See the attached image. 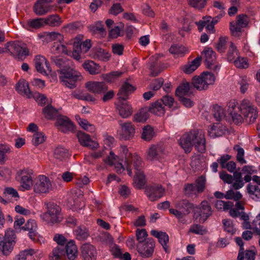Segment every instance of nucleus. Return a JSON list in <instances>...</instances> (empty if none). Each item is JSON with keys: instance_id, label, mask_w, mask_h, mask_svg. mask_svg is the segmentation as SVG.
I'll return each instance as SVG.
<instances>
[{"instance_id": "48", "label": "nucleus", "mask_w": 260, "mask_h": 260, "mask_svg": "<svg viewBox=\"0 0 260 260\" xmlns=\"http://www.w3.org/2000/svg\"><path fill=\"white\" fill-rule=\"evenodd\" d=\"M123 74L122 72L113 71L109 73L103 75L104 79L108 82L111 83L114 82L117 78H119Z\"/></svg>"}, {"instance_id": "18", "label": "nucleus", "mask_w": 260, "mask_h": 260, "mask_svg": "<svg viewBox=\"0 0 260 260\" xmlns=\"http://www.w3.org/2000/svg\"><path fill=\"white\" fill-rule=\"evenodd\" d=\"M81 250L84 260H96L97 252L94 246L86 243L82 245Z\"/></svg>"}, {"instance_id": "4", "label": "nucleus", "mask_w": 260, "mask_h": 260, "mask_svg": "<svg viewBox=\"0 0 260 260\" xmlns=\"http://www.w3.org/2000/svg\"><path fill=\"white\" fill-rule=\"evenodd\" d=\"M5 52H9L11 55L19 59L23 60L29 54V50L26 45L19 42L10 41L5 45Z\"/></svg>"}, {"instance_id": "39", "label": "nucleus", "mask_w": 260, "mask_h": 260, "mask_svg": "<svg viewBox=\"0 0 260 260\" xmlns=\"http://www.w3.org/2000/svg\"><path fill=\"white\" fill-rule=\"evenodd\" d=\"M50 255V260H59L65 256L64 246H57L54 248Z\"/></svg>"}, {"instance_id": "8", "label": "nucleus", "mask_w": 260, "mask_h": 260, "mask_svg": "<svg viewBox=\"0 0 260 260\" xmlns=\"http://www.w3.org/2000/svg\"><path fill=\"white\" fill-rule=\"evenodd\" d=\"M16 235L13 230H7L4 236L0 235V250L4 255H8L15 244Z\"/></svg>"}, {"instance_id": "17", "label": "nucleus", "mask_w": 260, "mask_h": 260, "mask_svg": "<svg viewBox=\"0 0 260 260\" xmlns=\"http://www.w3.org/2000/svg\"><path fill=\"white\" fill-rule=\"evenodd\" d=\"M228 112L232 116L234 123L237 124L242 123L244 118L240 114L238 113V111H240L239 107L236 106V102L235 100L230 101L228 104Z\"/></svg>"}, {"instance_id": "22", "label": "nucleus", "mask_w": 260, "mask_h": 260, "mask_svg": "<svg viewBox=\"0 0 260 260\" xmlns=\"http://www.w3.org/2000/svg\"><path fill=\"white\" fill-rule=\"evenodd\" d=\"M164 150L162 145H152L147 151L148 158L151 160L157 159L164 154Z\"/></svg>"}, {"instance_id": "31", "label": "nucleus", "mask_w": 260, "mask_h": 260, "mask_svg": "<svg viewBox=\"0 0 260 260\" xmlns=\"http://www.w3.org/2000/svg\"><path fill=\"white\" fill-rule=\"evenodd\" d=\"M134 156H138L137 155L134 154H129L127 155H126L125 158V161L124 164L123 165L121 163H119L117 165V166L116 167V168H120L122 169L123 170L125 169V168L127 171V173L129 176H131L133 174L132 172V169H134V161L131 160V159H132V157Z\"/></svg>"}, {"instance_id": "26", "label": "nucleus", "mask_w": 260, "mask_h": 260, "mask_svg": "<svg viewBox=\"0 0 260 260\" xmlns=\"http://www.w3.org/2000/svg\"><path fill=\"white\" fill-rule=\"evenodd\" d=\"M203 54L207 68L212 69L216 61L215 52L211 48H205L202 52Z\"/></svg>"}, {"instance_id": "35", "label": "nucleus", "mask_w": 260, "mask_h": 260, "mask_svg": "<svg viewBox=\"0 0 260 260\" xmlns=\"http://www.w3.org/2000/svg\"><path fill=\"white\" fill-rule=\"evenodd\" d=\"M148 111L158 116L163 115L165 112L164 107L159 100L152 103L148 108Z\"/></svg>"}, {"instance_id": "50", "label": "nucleus", "mask_w": 260, "mask_h": 260, "mask_svg": "<svg viewBox=\"0 0 260 260\" xmlns=\"http://www.w3.org/2000/svg\"><path fill=\"white\" fill-rule=\"evenodd\" d=\"M238 51L237 48L233 43L231 42V45L229 47L227 53V59L229 61H232L238 58Z\"/></svg>"}, {"instance_id": "29", "label": "nucleus", "mask_w": 260, "mask_h": 260, "mask_svg": "<svg viewBox=\"0 0 260 260\" xmlns=\"http://www.w3.org/2000/svg\"><path fill=\"white\" fill-rule=\"evenodd\" d=\"M65 256L70 260H74L78 255V250L74 241H71L64 246Z\"/></svg>"}, {"instance_id": "7", "label": "nucleus", "mask_w": 260, "mask_h": 260, "mask_svg": "<svg viewBox=\"0 0 260 260\" xmlns=\"http://www.w3.org/2000/svg\"><path fill=\"white\" fill-rule=\"evenodd\" d=\"M241 113L247 123H253L257 117L256 108L248 100H243L239 107Z\"/></svg>"}, {"instance_id": "45", "label": "nucleus", "mask_w": 260, "mask_h": 260, "mask_svg": "<svg viewBox=\"0 0 260 260\" xmlns=\"http://www.w3.org/2000/svg\"><path fill=\"white\" fill-rule=\"evenodd\" d=\"M204 81V85H207V88L209 85H212L215 82V77L214 74L209 72H204L201 75Z\"/></svg>"}, {"instance_id": "51", "label": "nucleus", "mask_w": 260, "mask_h": 260, "mask_svg": "<svg viewBox=\"0 0 260 260\" xmlns=\"http://www.w3.org/2000/svg\"><path fill=\"white\" fill-rule=\"evenodd\" d=\"M206 178L203 176L198 177L196 180V187L198 193L203 192L205 189Z\"/></svg>"}, {"instance_id": "28", "label": "nucleus", "mask_w": 260, "mask_h": 260, "mask_svg": "<svg viewBox=\"0 0 260 260\" xmlns=\"http://www.w3.org/2000/svg\"><path fill=\"white\" fill-rule=\"evenodd\" d=\"M91 57L95 59L107 61L110 59V54L106 50L101 48H94L91 51Z\"/></svg>"}, {"instance_id": "21", "label": "nucleus", "mask_w": 260, "mask_h": 260, "mask_svg": "<svg viewBox=\"0 0 260 260\" xmlns=\"http://www.w3.org/2000/svg\"><path fill=\"white\" fill-rule=\"evenodd\" d=\"M136 89V87L131 84L128 82H124L121 85L117 93L118 99L120 101H126L129 94L133 93Z\"/></svg>"}, {"instance_id": "23", "label": "nucleus", "mask_w": 260, "mask_h": 260, "mask_svg": "<svg viewBox=\"0 0 260 260\" xmlns=\"http://www.w3.org/2000/svg\"><path fill=\"white\" fill-rule=\"evenodd\" d=\"M21 187L22 190H29L34 183H32V173L31 172H28L26 171H22L21 173Z\"/></svg>"}, {"instance_id": "25", "label": "nucleus", "mask_w": 260, "mask_h": 260, "mask_svg": "<svg viewBox=\"0 0 260 260\" xmlns=\"http://www.w3.org/2000/svg\"><path fill=\"white\" fill-rule=\"evenodd\" d=\"M35 67L37 71L43 74L47 75L46 70L44 69L43 65L45 64L48 70L51 71L50 69L49 62L43 56L37 55L34 59Z\"/></svg>"}, {"instance_id": "41", "label": "nucleus", "mask_w": 260, "mask_h": 260, "mask_svg": "<svg viewBox=\"0 0 260 260\" xmlns=\"http://www.w3.org/2000/svg\"><path fill=\"white\" fill-rule=\"evenodd\" d=\"M54 156L56 159L62 160L69 157L68 150L62 147H57L54 150Z\"/></svg>"}, {"instance_id": "52", "label": "nucleus", "mask_w": 260, "mask_h": 260, "mask_svg": "<svg viewBox=\"0 0 260 260\" xmlns=\"http://www.w3.org/2000/svg\"><path fill=\"white\" fill-rule=\"evenodd\" d=\"M188 232L196 234L203 235L207 233V230L203 225L196 224H193L190 226Z\"/></svg>"}, {"instance_id": "27", "label": "nucleus", "mask_w": 260, "mask_h": 260, "mask_svg": "<svg viewBox=\"0 0 260 260\" xmlns=\"http://www.w3.org/2000/svg\"><path fill=\"white\" fill-rule=\"evenodd\" d=\"M201 60L202 56H198L191 62H188L182 66L181 69L185 74H190L196 71L201 65Z\"/></svg>"}, {"instance_id": "30", "label": "nucleus", "mask_w": 260, "mask_h": 260, "mask_svg": "<svg viewBox=\"0 0 260 260\" xmlns=\"http://www.w3.org/2000/svg\"><path fill=\"white\" fill-rule=\"evenodd\" d=\"M24 231H28V236L32 240H35L37 236L38 233L37 232V225L36 222L34 220H28L24 226L21 228Z\"/></svg>"}, {"instance_id": "56", "label": "nucleus", "mask_w": 260, "mask_h": 260, "mask_svg": "<svg viewBox=\"0 0 260 260\" xmlns=\"http://www.w3.org/2000/svg\"><path fill=\"white\" fill-rule=\"evenodd\" d=\"M242 197L241 193L239 191L236 192L232 189H230L226 191L224 195V198L228 200H234L235 201H239Z\"/></svg>"}, {"instance_id": "62", "label": "nucleus", "mask_w": 260, "mask_h": 260, "mask_svg": "<svg viewBox=\"0 0 260 260\" xmlns=\"http://www.w3.org/2000/svg\"><path fill=\"white\" fill-rule=\"evenodd\" d=\"M164 79L162 78L155 79L149 85L150 89L156 91L158 90L162 85Z\"/></svg>"}, {"instance_id": "2", "label": "nucleus", "mask_w": 260, "mask_h": 260, "mask_svg": "<svg viewBox=\"0 0 260 260\" xmlns=\"http://www.w3.org/2000/svg\"><path fill=\"white\" fill-rule=\"evenodd\" d=\"M60 74L59 79L63 85L73 89L77 86V83L81 77L80 74L70 67H64L62 69L57 70Z\"/></svg>"}, {"instance_id": "10", "label": "nucleus", "mask_w": 260, "mask_h": 260, "mask_svg": "<svg viewBox=\"0 0 260 260\" xmlns=\"http://www.w3.org/2000/svg\"><path fill=\"white\" fill-rule=\"evenodd\" d=\"M145 192L149 200L154 202L164 196L165 190L161 184L153 183L147 186Z\"/></svg>"}, {"instance_id": "42", "label": "nucleus", "mask_w": 260, "mask_h": 260, "mask_svg": "<svg viewBox=\"0 0 260 260\" xmlns=\"http://www.w3.org/2000/svg\"><path fill=\"white\" fill-rule=\"evenodd\" d=\"M192 85L194 88L199 90H205L207 89V85H204V81L202 77H194L192 79Z\"/></svg>"}, {"instance_id": "32", "label": "nucleus", "mask_w": 260, "mask_h": 260, "mask_svg": "<svg viewBox=\"0 0 260 260\" xmlns=\"http://www.w3.org/2000/svg\"><path fill=\"white\" fill-rule=\"evenodd\" d=\"M84 69L91 75H96L101 72L100 65L92 60H87L82 64Z\"/></svg>"}, {"instance_id": "58", "label": "nucleus", "mask_w": 260, "mask_h": 260, "mask_svg": "<svg viewBox=\"0 0 260 260\" xmlns=\"http://www.w3.org/2000/svg\"><path fill=\"white\" fill-rule=\"evenodd\" d=\"M208 0H188L190 6L198 10L204 8L207 4Z\"/></svg>"}, {"instance_id": "60", "label": "nucleus", "mask_w": 260, "mask_h": 260, "mask_svg": "<svg viewBox=\"0 0 260 260\" xmlns=\"http://www.w3.org/2000/svg\"><path fill=\"white\" fill-rule=\"evenodd\" d=\"M226 38L220 37L218 43L216 45V48L218 52L223 53L226 49Z\"/></svg>"}, {"instance_id": "19", "label": "nucleus", "mask_w": 260, "mask_h": 260, "mask_svg": "<svg viewBox=\"0 0 260 260\" xmlns=\"http://www.w3.org/2000/svg\"><path fill=\"white\" fill-rule=\"evenodd\" d=\"M77 136L79 142L83 146L88 147L91 149H96L99 147V143L91 140L88 135L82 132H78Z\"/></svg>"}, {"instance_id": "49", "label": "nucleus", "mask_w": 260, "mask_h": 260, "mask_svg": "<svg viewBox=\"0 0 260 260\" xmlns=\"http://www.w3.org/2000/svg\"><path fill=\"white\" fill-rule=\"evenodd\" d=\"M169 52L172 54L183 55L186 52V49L182 45L173 44L170 47Z\"/></svg>"}, {"instance_id": "5", "label": "nucleus", "mask_w": 260, "mask_h": 260, "mask_svg": "<svg viewBox=\"0 0 260 260\" xmlns=\"http://www.w3.org/2000/svg\"><path fill=\"white\" fill-rule=\"evenodd\" d=\"M47 210L42 215V219L48 223H55L60 220L61 208L56 204L53 202L45 203Z\"/></svg>"}, {"instance_id": "3", "label": "nucleus", "mask_w": 260, "mask_h": 260, "mask_svg": "<svg viewBox=\"0 0 260 260\" xmlns=\"http://www.w3.org/2000/svg\"><path fill=\"white\" fill-rule=\"evenodd\" d=\"M175 207L176 209H170L169 212L174 215L179 222L184 224L186 220L184 218L185 216L189 214L194 208V205L189 201L183 199L175 203Z\"/></svg>"}, {"instance_id": "61", "label": "nucleus", "mask_w": 260, "mask_h": 260, "mask_svg": "<svg viewBox=\"0 0 260 260\" xmlns=\"http://www.w3.org/2000/svg\"><path fill=\"white\" fill-rule=\"evenodd\" d=\"M35 253L34 250L30 249L22 251L18 254L14 260H25L28 256H31Z\"/></svg>"}, {"instance_id": "34", "label": "nucleus", "mask_w": 260, "mask_h": 260, "mask_svg": "<svg viewBox=\"0 0 260 260\" xmlns=\"http://www.w3.org/2000/svg\"><path fill=\"white\" fill-rule=\"evenodd\" d=\"M191 88V85L189 82L183 83L177 88L175 94L179 97L189 95L192 93Z\"/></svg>"}, {"instance_id": "37", "label": "nucleus", "mask_w": 260, "mask_h": 260, "mask_svg": "<svg viewBox=\"0 0 260 260\" xmlns=\"http://www.w3.org/2000/svg\"><path fill=\"white\" fill-rule=\"evenodd\" d=\"M76 239L83 241L86 240L89 236L88 229L84 226H79L74 231Z\"/></svg>"}, {"instance_id": "14", "label": "nucleus", "mask_w": 260, "mask_h": 260, "mask_svg": "<svg viewBox=\"0 0 260 260\" xmlns=\"http://www.w3.org/2000/svg\"><path fill=\"white\" fill-rule=\"evenodd\" d=\"M54 0H38L33 7L34 12L38 16H43L50 12L53 8L50 4Z\"/></svg>"}, {"instance_id": "20", "label": "nucleus", "mask_w": 260, "mask_h": 260, "mask_svg": "<svg viewBox=\"0 0 260 260\" xmlns=\"http://www.w3.org/2000/svg\"><path fill=\"white\" fill-rule=\"evenodd\" d=\"M86 87L88 91L98 94L105 93L108 90V86L104 82H88Z\"/></svg>"}, {"instance_id": "13", "label": "nucleus", "mask_w": 260, "mask_h": 260, "mask_svg": "<svg viewBox=\"0 0 260 260\" xmlns=\"http://www.w3.org/2000/svg\"><path fill=\"white\" fill-rule=\"evenodd\" d=\"M118 123L121 128L119 132V137L121 140H130L134 136L135 127L132 122H126L122 123L121 120H119Z\"/></svg>"}, {"instance_id": "6", "label": "nucleus", "mask_w": 260, "mask_h": 260, "mask_svg": "<svg viewBox=\"0 0 260 260\" xmlns=\"http://www.w3.org/2000/svg\"><path fill=\"white\" fill-rule=\"evenodd\" d=\"M131 160L134 161L133 166L135 175L134 177V186L137 189H141L146 182L145 175L142 171V162L141 158L138 156H134L132 157Z\"/></svg>"}, {"instance_id": "12", "label": "nucleus", "mask_w": 260, "mask_h": 260, "mask_svg": "<svg viewBox=\"0 0 260 260\" xmlns=\"http://www.w3.org/2000/svg\"><path fill=\"white\" fill-rule=\"evenodd\" d=\"M154 247L155 242L154 239L148 238L145 242L138 243L137 250L142 257L147 258L152 255Z\"/></svg>"}, {"instance_id": "9", "label": "nucleus", "mask_w": 260, "mask_h": 260, "mask_svg": "<svg viewBox=\"0 0 260 260\" xmlns=\"http://www.w3.org/2000/svg\"><path fill=\"white\" fill-rule=\"evenodd\" d=\"M34 191L37 193H47L52 189V184L48 177L39 175L34 181Z\"/></svg>"}, {"instance_id": "46", "label": "nucleus", "mask_w": 260, "mask_h": 260, "mask_svg": "<svg viewBox=\"0 0 260 260\" xmlns=\"http://www.w3.org/2000/svg\"><path fill=\"white\" fill-rule=\"evenodd\" d=\"M28 25L30 27L38 29L45 25L44 18L30 19L28 21Z\"/></svg>"}, {"instance_id": "33", "label": "nucleus", "mask_w": 260, "mask_h": 260, "mask_svg": "<svg viewBox=\"0 0 260 260\" xmlns=\"http://www.w3.org/2000/svg\"><path fill=\"white\" fill-rule=\"evenodd\" d=\"M16 90L20 94L26 95L28 98L32 96L29 88L28 83L25 80L19 81L16 85Z\"/></svg>"}, {"instance_id": "63", "label": "nucleus", "mask_w": 260, "mask_h": 260, "mask_svg": "<svg viewBox=\"0 0 260 260\" xmlns=\"http://www.w3.org/2000/svg\"><path fill=\"white\" fill-rule=\"evenodd\" d=\"M184 194L186 196H191L193 193L196 194L197 193L196 187L193 184H187L184 186Z\"/></svg>"}, {"instance_id": "44", "label": "nucleus", "mask_w": 260, "mask_h": 260, "mask_svg": "<svg viewBox=\"0 0 260 260\" xmlns=\"http://www.w3.org/2000/svg\"><path fill=\"white\" fill-rule=\"evenodd\" d=\"M154 136L153 129L150 125H147L143 128V133L142 134V138L146 141H150Z\"/></svg>"}, {"instance_id": "53", "label": "nucleus", "mask_w": 260, "mask_h": 260, "mask_svg": "<svg viewBox=\"0 0 260 260\" xmlns=\"http://www.w3.org/2000/svg\"><path fill=\"white\" fill-rule=\"evenodd\" d=\"M82 27L83 25L79 21H76L69 23L64 27L66 31L71 33L74 32L78 30H80Z\"/></svg>"}, {"instance_id": "11", "label": "nucleus", "mask_w": 260, "mask_h": 260, "mask_svg": "<svg viewBox=\"0 0 260 260\" xmlns=\"http://www.w3.org/2000/svg\"><path fill=\"white\" fill-rule=\"evenodd\" d=\"M236 22L230 23V30L233 36L239 37L242 28L246 27L249 22L248 16L244 14L237 15Z\"/></svg>"}, {"instance_id": "59", "label": "nucleus", "mask_w": 260, "mask_h": 260, "mask_svg": "<svg viewBox=\"0 0 260 260\" xmlns=\"http://www.w3.org/2000/svg\"><path fill=\"white\" fill-rule=\"evenodd\" d=\"M45 141L44 135L42 133L37 132L34 134L32 142L35 146L43 143Z\"/></svg>"}, {"instance_id": "15", "label": "nucleus", "mask_w": 260, "mask_h": 260, "mask_svg": "<svg viewBox=\"0 0 260 260\" xmlns=\"http://www.w3.org/2000/svg\"><path fill=\"white\" fill-rule=\"evenodd\" d=\"M194 213H198L203 219V221H205L213 213L210 203L206 200L202 201L199 206L196 207Z\"/></svg>"}, {"instance_id": "43", "label": "nucleus", "mask_w": 260, "mask_h": 260, "mask_svg": "<svg viewBox=\"0 0 260 260\" xmlns=\"http://www.w3.org/2000/svg\"><path fill=\"white\" fill-rule=\"evenodd\" d=\"M213 115L216 120L219 121L225 117V112L223 108L217 105L213 107Z\"/></svg>"}, {"instance_id": "1", "label": "nucleus", "mask_w": 260, "mask_h": 260, "mask_svg": "<svg viewBox=\"0 0 260 260\" xmlns=\"http://www.w3.org/2000/svg\"><path fill=\"white\" fill-rule=\"evenodd\" d=\"M179 143L186 153L191 151L193 146L200 153L206 151L205 134L201 130L194 129L185 133L179 139Z\"/></svg>"}, {"instance_id": "40", "label": "nucleus", "mask_w": 260, "mask_h": 260, "mask_svg": "<svg viewBox=\"0 0 260 260\" xmlns=\"http://www.w3.org/2000/svg\"><path fill=\"white\" fill-rule=\"evenodd\" d=\"M233 177L234 180H235V182L232 184L233 188L236 190L242 188L244 185L242 173L238 171H235L233 172Z\"/></svg>"}, {"instance_id": "57", "label": "nucleus", "mask_w": 260, "mask_h": 260, "mask_svg": "<svg viewBox=\"0 0 260 260\" xmlns=\"http://www.w3.org/2000/svg\"><path fill=\"white\" fill-rule=\"evenodd\" d=\"M148 234L145 229H137L136 232V236L138 243L146 242V237Z\"/></svg>"}, {"instance_id": "24", "label": "nucleus", "mask_w": 260, "mask_h": 260, "mask_svg": "<svg viewBox=\"0 0 260 260\" xmlns=\"http://www.w3.org/2000/svg\"><path fill=\"white\" fill-rule=\"evenodd\" d=\"M119 101L116 105V111L119 115L123 118H126L130 116L133 113V109L131 106L127 103Z\"/></svg>"}, {"instance_id": "55", "label": "nucleus", "mask_w": 260, "mask_h": 260, "mask_svg": "<svg viewBox=\"0 0 260 260\" xmlns=\"http://www.w3.org/2000/svg\"><path fill=\"white\" fill-rule=\"evenodd\" d=\"M159 243L162 245L163 248L165 251L168 253L169 252V249L168 248V246H167V244L169 240V236L166 233L162 232L160 234L159 238H158Z\"/></svg>"}, {"instance_id": "16", "label": "nucleus", "mask_w": 260, "mask_h": 260, "mask_svg": "<svg viewBox=\"0 0 260 260\" xmlns=\"http://www.w3.org/2000/svg\"><path fill=\"white\" fill-rule=\"evenodd\" d=\"M56 125L57 128L64 133L73 132L74 126L70 119L65 116L59 115L56 118Z\"/></svg>"}, {"instance_id": "47", "label": "nucleus", "mask_w": 260, "mask_h": 260, "mask_svg": "<svg viewBox=\"0 0 260 260\" xmlns=\"http://www.w3.org/2000/svg\"><path fill=\"white\" fill-rule=\"evenodd\" d=\"M148 118L146 109H141L134 116V120L138 122H145Z\"/></svg>"}, {"instance_id": "36", "label": "nucleus", "mask_w": 260, "mask_h": 260, "mask_svg": "<svg viewBox=\"0 0 260 260\" xmlns=\"http://www.w3.org/2000/svg\"><path fill=\"white\" fill-rule=\"evenodd\" d=\"M45 25H48L51 27H57L60 26L62 21L61 18L57 14H53L44 18Z\"/></svg>"}, {"instance_id": "54", "label": "nucleus", "mask_w": 260, "mask_h": 260, "mask_svg": "<svg viewBox=\"0 0 260 260\" xmlns=\"http://www.w3.org/2000/svg\"><path fill=\"white\" fill-rule=\"evenodd\" d=\"M51 51L54 54H58L63 53L66 54H68L67 47L62 44H58V43L54 42L52 47Z\"/></svg>"}, {"instance_id": "38", "label": "nucleus", "mask_w": 260, "mask_h": 260, "mask_svg": "<svg viewBox=\"0 0 260 260\" xmlns=\"http://www.w3.org/2000/svg\"><path fill=\"white\" fill-rule=\"evenodd\" d=\"M43 113L46 118L51 119L55 117L57 118L58 110L53 107L51 105H48L43 109Z\"/></svg>"}, {"instance_id": "64", "label": "nucleus", "mask_w": 260, "mask_h": 260, "mask_svg": "<svg viewBox=\"0 0 260 260\" xmlns=\"http://www.w3.org/2000/svg\"><path fill=\"white\" fill-rule=\"evenodd\" d=\"M222 223L224 226V230L231 234V235H233L235 233V230L234 228L232 222L227 219H223L222 220Z\"/></svg>"}]
</instances>
